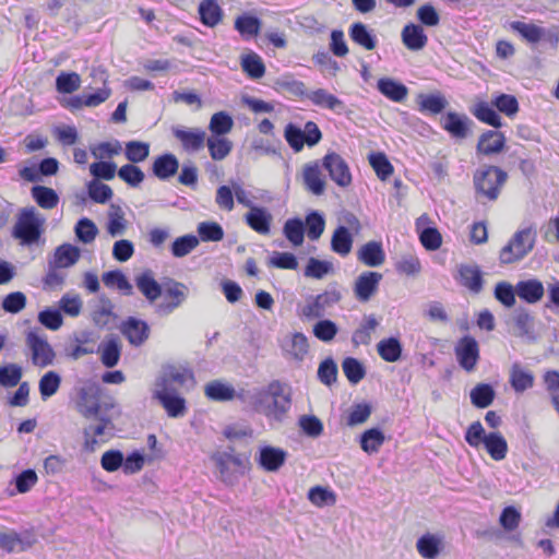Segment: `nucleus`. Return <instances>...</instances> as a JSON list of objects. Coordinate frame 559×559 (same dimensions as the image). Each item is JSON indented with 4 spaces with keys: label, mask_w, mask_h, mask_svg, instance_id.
<instances>
[{
    "label": "nucleus",
    "mask_w": 559,
    "mask_h": 559,
    "mask_svg": "<svg viewBox=\"0 0 559 559\" xmlns=\"http://www.w3.org/2000/svg\"><path fill=\"white\" fill-rule=\"evenodd\" d=\"M255 407L269 419L283 421L292 407L290 386L278 380L271 381L257 394Z\"/></svg>",
    "instance_id": "obj_1"
},
{
    "label": "nucleus",
    "mask_w": 559,
    "mask_h": 559,
    "mask_svg": "<svg viewBox=\"0 0 559 559\" xmlns=\"http://www.w3.org/2000/svg\"><path fill=\"white\" fill-rule=\"evenodd\" d=\"M465 441L475 449L484 445L489 456L495 461H502L508 453V442L498 431L486 433L480 421L472 423L465 432Z\"/></svg>",
    "instance_id": "obj_2"
},
{
    "label": "nucleus",
    "mask_w": 559,
    "mask_h": 559,
    "mask_svg": "<svg viewBox=\"0 0 559 559\" xmlns=\"http://www.w3.org/2000/svg\"><path fill=\"white\" fill-rule=\"evenodd\" d=\"M45 217L34 207L20 210L12 229V236L22 245H32L38 241L43 234Z\"/></svg>",
    "instance_id": "obj_3"
},
{
    "label": "nucleus",
    "mask_w": 559,
    "mask_h": 559,
    "mask_svg": "<svg viewBox=\"0 0 559 559\" xmlns=\"http://www.w3.org/2000/svg\"><path fill=\"white\" fill-rule=\"evenodd\" d=\"M508 179V174L497 166H483L473 177L474 188L478 194L490 201L498 199L501 188Z\"/></svg>",
    "instance_id": "obj_4"
},
{
    "label": "nucleus",
    "mask_w": 559,
    "mask_h": 559,
    "mask_svg": "<svg viewBox=\"0 0 559 559\" xmlns=\"http://www.w3.org/2000/svg\"><path fill=\"white\" fill-rule=\"evenodd\" d=\"M536 230L530 226L518 230L510 241L500 250L501 264H512L524 259L534 248Z\"/></svg>",
    "instance_id": "obj_5"
},
{
    "label": "nucleus",
    "mask_w": 559,
    "mask_h": 559,
    "mask_svg": "<svg viewBox=\"0 0 559 559\" xmlns=\"http://www.w3.org/2000/svg\"><path fill=\"white\" fill-rule=\"evenodd\" d=\"M342 292L336 283L317 296L309 297L301 309V313L307 319H319L325 316L326 311L342 300Z\"/></svg>",
    "instance_id": "obj_6"
},
{
    "label": "nucleus",
    "mask_w": 559,
    "mask_h": 559,
    "mask_svg": "<svg viewBox=\"0 0 559 559\" xmlns=\"http://www.w3.org/2000/svg\"><path fill=\"white\" fill-rule=\"evenodd\" d=\"M25 342L32 353L34 366L45 368L53 364L56 353L45 335L39 334L37 330H31L26 333Z\"/></svg>",
    "instance_id": "obj_7"
},
{
    "label": "nucleus",
    "mask_w": 559,
    "mask_h": 559,
    "mask_svg": "<svg viewBox=\"0 0 559 559\" xmlns=\"http://www.w3.org/2000/svg\"><path fill=\"white\" fill-rule=\"evenodd\" d=\"M454 353L462 369L467 372L475 370L479 360V345L473 336L465 335L460 338L455 345Z\"/></svg>",
    "instance_id": "obj_8"
},
{
    "label": "nucleus",
    "mask_w": 559,
    "mask_h": 559,
    "mask_svg": "<svg viewBox=\"0 0 559 559\" xmlns=\"http://www.w3.org/2000/svg\"><path fill=\"white\" fill-rule=\"evenodd\" d=\"M163 293L168 301L160 304L158 309L171 313L187 300L189 288L186 284L168 277L164 281Z\"/></svg>",
    "instance_id": "obj_9"
},
{
    "label": "nucleus",
    "mask_w": 559,
    "mask_h": 559,
    "mask_svg": "<svg viewBox=\"0 0 559 559\" xmlns=\"http://www.w3.org/2000/svg\"><path fill=\"white\" fill-rule=\"evenodd\" d=\"M193 373L181 366H166L155 382V389H168L177 391V386H183L188 381L193 382Z\"/></svg>",
    "instance_id": "obj_10"
},
{
    "label": "nucleus",
    "mask_w": 559,
    "mask_h": 559,
    "mask_svg": "<svg viewBox=\"0 0 559 559\" xmlns=\"http://www.w3.org/2000/svg\"><path fill=\"white\" fill-rule=\"evenodd\" d=\"M323 167L329 171L330 178L340 187L346 188L352 183V174L345 159L332 152L323 157Z\"/></svg>",
    "instance_id": "obj_11"
},
{
    "label": "nucleus",
    "mask_w": 559,
    "mask_h": 559,
    "mask_svg": "<svg viewBox=\"0 0 559 559\" xmlns=\"http://www.w3.org/2000/svg\"><path fill=\"white\" fill-rule=\"evenodd\" d=\"M382 274L373 271L362 272L354 283L355 298L360 302H368L378 292Z\"/></svg>",
    "instance_id": "obj_12"
},
{
    "label": "nucleus",
    "mask_w": 559,
    "mask_h": 559,
    "mask_svg": "<svg viewBox=\"0 0 559 559\" xmlns=\"http://www.w3.org/2000/svg\"><path fill=\"white\" fill-rule=\"evenodd\" d=\"M79 413L90 419L98 417L100 413L99 389L97 385L90 384L80 389L78 400Z\"/></svg>",
    "instance_id": "obj_13"
},
{
    "label": "nucleus",
    "mask_w": 559,
    "mask_h": 559,
    "mask_svg": "<svg viewBox=\"0 0 559 559\" xmlns=\"http://www.w3.org/2000/svg\"><path fill=\"white\" fill-rule=\"evenodd\" d=\"M153 397L162 404L169 417H182L187 412L186 400L177 391L154 389Z\"/></svg>",
    "instance_id": "obj_14"
},
{
    "label": "nucleus",
    "mask_w": 559,
    "mask_h": 559,
    "mask_svg": "<svg viewBox=\"0 0 559 559\" xmlns=\"http://www.w3.org/2000/svg\"><path fill=\"white\" fill-rule=\"evenodd\" d=\"M472 120L463 114L447 112L441 119L442 128L454 139L463 140L469 134Z\"/></svg>",
    "instance_id": "obj_15"
},
{
    "label": "nucleus",
    "mask_w": 559,
    "mask_h": 559,
    "mask_svg": "<svg viewBox=\"0 0 559 559\" xmlns=\"http://www.w3.org/2000/svg\"><path fill=\"white\" fill-rule=\"evenodd\" d=\"M282 349L286 357L302 361L309 352L308 338L300 332L293 333L283 340Z\"/></svg>",
    "instance_id": "obj_16"
},
{
    "label": "nucleus",
    "mask_w": 559,
    "mask_h": 559,
    "mask_svg": "<svg viewBox=\"0 0 559 559\" xmlns=\"http://www.w3.org/2000/svg\"><path fill=\"white\" fill-rule=\"evenodd\" d=\"M135 285L150 304H154L162 295L164 282L159 284L152 270H145L135 277Z\"/></svg>",
    "instance_id": "obj_17"
},
{
    "label": "nucleus",
    "mask_w": 559,
    "mask_h": 559,
    "mask_svg": "<svg viewBox=\"0 0 559 559\" xmlns=\"http://www.w3.org/2000/svg\"><path fill=\"white\" fill-rule=\"evenodd\" d=\"M121 332L131 345L140 346L148 338L150 328L145 321L129 317L122 323Z\"/></svg>",
    "instance_id": "obj_18"
},
{
    "label": "nucleus",
    "mask_w": 559,
    "mask_h": 559,
    "mask_svg": "<svg viewBox=\"0 0 559 559\" xmlns=\"http://www.w3.org/2000/svg\"><path fill=\"white\" fill-rule=\"evenodd\" d=\"M286 451L272 445H264L260 449L257 461L266 472H277L285 463Z\"/></svg>",
    "instance_id": "obj_19"
},
{
    "label": "nucleus",
    "mask_w": 559,
    "mask_h": 559,
    "mask_svg": "<svg viewBox=\"0 0 559 559\" xmlns=\"http://www.w3.org/2000/svg\"><path fill=\"white\" fill-rule=\"evenodd\" d=\"M504 145L506 136L502 132L488 130L480 134L476 145V151L478 154L489 156L502 152Z\"/></svg>",
    "instance_id": "obj_20"
},
{
    "label": "nucleus",
    "mask_w": 559,
    "mask_h": 559,
    "mask_svg": "<svg viewBox=\"0 0 559 559\" xmlns=\"http://www.w3.org/2000/svg\"><path fill=\"white\" fill-rule=\"evenodd\" d=\"M460 283L474 294H479L484 287L483 272L476 263L459 266Z\"/></svg>",
    "instance_id": "obj_21"
},
{
    "label": "nucleus",
    "mask_w": 559,
    "mask_h": 559,
    "mask_svg": "<svg viewBox=\"0 0 559 559\" xmlns=\"http://www.w3.org/2000/svg\"><path fill=\"white\" fill-rule=\"evenodd\" d=\"M509 28L519 34L523 40L530 45H537L546 39V28L538 26L534 23H526L522 21H512L509 23Z\"/></svg>",
    "instance_id": "obj_22"
},
{
    "label": "nucleus",
    "mask_w": 559,
    "mask_h": 559,
    "mask_svg": "<svg viewBox=\"0 0 559 559\" xmlns=\"http://www.w3.org/2000/svg\"><path fill=\"white\" fill-rule=\"evenodd\" d=\"M357 259L369 267H378L385 261V253L381 242L369 241L357 251Z\"/></svg>",
    "instance_id": "obj_23"
},
{
    "label": "nucleus",
    "mask_w": 559,
    "mask_h": 559,
    "mask_svg": "<svg viewBox=\"0 0 559 559\" xmlns=\"http://www.w3.org/2000/svg\"><path fill=\"white\" fill-rule=\"evenodd\" d=\"M516 295L527 304H536L542 300L545 294L543 283L537 278L520 281L515 285Z\"/></svg>",
    "instance_id": "obj_24"
},
{
    "label": "nucleus",
    "mask_w": 559,
    "mask_h": 559,
    "mask_svg": "<svg viewBox=\"0 0 559 559\" xmlns=\"http://www.w3.org/2000/svg\"><path fill=\"white\" fill-rule=\"evenodd\" d=\"M98 420L97 424H91L84 428V448L86 451L93 452L98 443L97 438L103 437L105 430L111 425L110 416L98 415L94 417Z\"/></svg>",
    "instance_id": "obj_25"
},
{
    "label": "nucleus",
    "mask_w": 559,
    "mask_h": 559,
    "mask_svg": "<svg viewBox=\"0 0 559 559\" xmlns=\"http://www.w3.org/2000/svg\"><path fill=\"white\" fill-rule=\"evenodd\" d=\"M272 219V214L266 209L260 206H251V210L246 214L247 224L261 235L270 233Z\"/></svg>",
    "instance_id": "obj_26"
},
{
    "label": "nucleus",
    "mask_w": 559,
    "mask_h": 559,
    "mask_svg": "<svg viewBox=\"0 0 559 559\" xmlns=\"http://www.w3.org/2000/svg\"><path fill=\"white\" fill-rule=\"evenodd\" d=\"M179 168L178 158L171 154L166 153L157 156L152 165V171L160 180H168L177 174Z\"/></svg>",
    "instance_id": "obj_27"
},
{
    "label": "nucleus",
    "mask_w": 559,
    "mask_h": 559,
    "mask_svg": "<svg viewBox=\"0 0 559 559\" xmlns=\"http://www.w3.org/2000/svg\"><path fill=\"white\" fill-rule=\"evenodd\" d=\"M80 257L81 251L78 247L71 243H62L55 249L53 255L48 261L61 269H67L74 265Z\"/></svg>",
    "instance_id": "obj_28"
},
{
    "label": "nucleus",
    "mask_w": 559,
    "mask_h": 559,
    "mask_svg": "<svg viewBox=\"0 0 559 559\" xmlns=\"http://www.w3.org/2000/svg\"><path fill=\"white\" fill-rule=\"evenodd\" d=\"M173 133L181 142L186 151H199L202 148L206 135L201 129L183 130L174 128Z\"/></svg>",
    "instance_id": "obj_29"
},
{
    "label": "nucleus",
    "mask_w": 559,
    "mask_h": 559,
    "mask_svg": "<svg viewBox=\"0 0 559 559\" xmlns=\"http://www.w3.org/2000/svg\"><path fill=\"white\" fill-rule=\"evenodd\" d=\"M198 12L201 22L209 27H215L223 20V10L216 0H203L200 2Z\"/></svg>",
    "instance_id": "obj_30"
},
{
    "label": "nucleus",
    "mask_w": 559,
    "mask_h": 559,
    "mask_svg": "<svg viewBox=\"0 0 559 559\" xmlns=\"http://www.w3.org/2000/svg\"><path fill=\"white\" fill-rule=\"evenodd\" d=\"M379 92L386 98L401 103L408 94V88L403 84L390 78H381L377 83Z\"/></svg>",
    "instance_id": "obj_31"
},
{
    "label": "nucleus",
    "mask_w": 559,
    "mask_h": 559,
    "mask_svg": "<svg viewBox=\"0 0 559 559\" xmlns=\"http://www.w3.org/2000/svg\"><path fill=\"white\" fill-rule=\"evenodd\" d=\"M354 242V234L345 226H338L331 238V249L341 257L350 253Z\"/></svg>",
    "instance_id": "obj_32"
},
{
    "label": "nucleus",
    "mask_w": 559,
    "mask_h": 559,
    "mask_svg": "<svg viewBox=\"0 0 559 559\" xmlns=\"http://www.w3.org/2000/svg\"><path fill=\"white\" fill-rule=\"evenodd\" d=\"M427 35L417 24H408L402 31V41L409 50H420L427 44Z\"/></svg>",
    "instance_id": "obj_33"
},
{
    "label": "nucleus",
    "mask_w": 559,
    "mask_h": 559,
    "mask_svg": "<svg viewBox=\"0 0 559 559\" xmlns=\"http://www.w3.org/2000/svg\"><path fill=\"white\" fill-rule=\"evenodd\" d=\"M100 353V360L107 368L117 366L121 355V344L116 336H111L107 341L100 343L98 346Z\"/></svg>",
    "instance_id": "obj_34"
},
{
    "label": "nucleus",
    "mask_w": 559,
    "mask_h": 559,
    "mask_svg": "<svg viewBox=\"0 0 559 559\" xmlns=\"http://www.w3.org/2000/svg\"><path fill=\"white\" fill-rule=\"evenodd\" d=\"M534 374L522 368L519 362L512 365L510 370V384L516 393H522L534 385Z\"/></svg>",
    "instance_id": "obj_35"
},
{
    "label": "nucleus",
    "mask_w": 559,
    "mask_h": 559,
    "mask_svg": "<svg viewBox=\"0 0 559 559\" xmlns=\"http://www.w3.org/2000/svg\"><path fill=\"white\" fill-rule=\"evenodd\" d=\"M379 322L374 316H365L360 325L354 331L352 335V343L355 347L360 345H369L371 342V334L378 328Z\"/></svg>",
    "instance_id": "obj_36"
},
{
    "label": "nucleus",
    "mask_w": 559,
    "mask_h": 559,
    "mask_svg": "<svg viewBox=\"0 0 559 559\" xmlns=\"http://www.w3.org/2000/svg\"><path fill=\"white\" fill-rule=\"evenodd\" d=\"M416 548L419 555L425 559H436L442 549V538L427 533L418 538Z\"/></svg>",
    "instance_id": "obj_37"
},
{
    "label": "nucleus",
    "mask_w": 559,
    "mask_h": 559,
    "mask_svg": "<svg viewBox=\"0 0 559 559\" xmlns=\"http://www.w3.org/2000/svg\"><path fill=\"white\" fill-rule=\"evenodd\" d=\"M378 355L386 362H396L402 357L403 346L397 337L391 336L377 344Z\"/></svg>",
    "instance_id": "obj_38"
},
{
    "label": "nucleus",
    "mask_w": 559,
    "mask_h": 559,
    "mask_svg": "<svg viewBox=\"0 0 559 559\" xmlns=\"http://www.w3.org/2000/svg\"><path fill=\"white\" fill-rule=\"evenodd\" d=\"M306 98L309 99L313 105L321 108H328L331 110L344 108V103L333 94H330L324 88L309 91V93L306 94Z\"/></svg>",
    "instance_id": "obj_39"
},
{
    "label": "nucleus",
    "mask_w": 559,
    "mask_h": 559,
    "mask_svg": "<svg viewBox=\"0 0 559 559\" xmlns=\"http://www.w3.org/2000/svg\"><path fill=\"white\" fill-rule=\"evenodd\" d=\"M116 318L114 313V304L105 296L99 298V302L92 312V320L98 328H106Z\"/></svg>",
    "instance_id": "obj_40"
},
{
    "label": "nucleus",
    "mask_w": 559,
    "mask_h": 559,
    "mask_svg": "<svg viewBox=\"0 0 559 559\" xmlns=\"http://www.w3.org/2000/svg\"><path fill=\"white\" fill-rule=\"evenodd\" d=\"M349 37L354 43L367 50H372L377 46L376 36L361 22L354 23L350 26Z\"/></svg>",
    "instance_id": "obj_41"
},
{
    "label": "nucleus",
    "mask_w": 559,
    "mask_h": 559,
    "mask_svg": "<svg viewBox=\"0 0 559 559\" xmlns=\"http://www.w3.org/2000/svg\"><path fill=\"white\" fill-rule=\"evenodd\" d=\"M204 393L210 400L225 402L233 400L236 391L233 385L214 380L205 385Z\"/></svg>",
    "instance_id": "obj_42"
},
{
    "label": "nucleus",
    "mask_w": 559,
    "mask_h": 559,
    "mask_svg": "<svg viewBox=\"0 0 559 559\" xmlns=\"http://www.w3.org/2000/svg\"><path fill=\"white\" fill-rule=\"evenodd\" d=\"M513 321L518 329V335L534 341V318L525 308H518L514 311Z\"/></svg>",
    "instance_id": "obj_43"
},
{
    "label": "nucleus",
    "mask_w": 559,
    "mask_h": 559,
    "mask_svg": "<svg viewBox=\"0 0 559 559\" xmlns=\"http://www.w3.org/2000/svg\"><path fill=\"white\" fill-rule=\"evenodd\" d=\"M31 194L37 205L44 210H52L59 203V195L52 188L34 186Z\"/></svg>",
    "instance_id": "obj_44"
},
{
    "label": "nucleus",
    "mask_w": 559,
    "mask_h": 559,
    "mask_svg": "<svg viewBox=\"0 0 559 559\" xmlns=\"http://www.w3.org/2000/svg\"><path fill=\"white\" fill-rule=\"evenodd\" d=\"M304 182L306 188L316 195H321L324 192L325 181L318 165H307L305 167Z\"/></svg>",
    "instance_id": "obj_45"
},
{
    "label": "nucleus",
    "mask_w": 559,
    "mask_h": 559,
    "mask_svg": "<svg viewBox=\"0 0 559 559\" xmlns=\"http://www.w3.org/2000/svg\"><path fill=\"white\" fill-rule=\"evenodd\" d=\"M240 66L242 71L253 80L261 79L265 73L262 58L255 52L241 56Z\"/></svg>",
    "instance_id": "obj_46"
},
{
    "label": "nucleus",
    "mask_w": 559,
    "mask_h": 559,
    "mask_svg": "<svg viewBox=\"0 0 559 559\" xmlns=\"http://www.w3.org/2000/svg\"><path fill=\"white\" fill-rule=\"evenodd\" d=\"M472 114L481 122H485L493 128L502 126L500 116L492 108V105L487 102H478L472 109Z\"/></svg>",
    "instance_id": "obj_47"
},
{
    "label": "nucleus",
    "mask_w": 559,
    "mask_h": 559,
    "mask_svg": "<svg viewBox=\"0 0 559 559\" xmlns=\"http://www.w3.org/2000/svg\"><path fill=\"white\" fill-rule=\"evenodd\" d=\"M384 440V433L380 429L371 428L360 436V448L368 454L377 453Z\"/></svg>",
    "instance_id": "obj_48"
},
{
    "label": "nucleus",
    "mask_w": 559,
    "mask_h": 559,
    "mask_svg": "<svg viewBox=\"0 0 559 559\" xmlns=\"http://www.w3.org/2000/svg\"><path fill=\"white\" fill-rule=\"evenodd\" d=\"M61 377L57 371H48L46 372L38 382V390L43 401L48 400L52 395H55L60 385H61Z\"/></svg>",
    "instance_id": "obj_49"
},
{
    "label": "nucleus",
    "mask_w": 559,
    "mask_h": 559,
    "mask_svg": "<svg viewBox=\"0 0 559 559\" xmlns=\"http://www.w3.org/2000/svg\"><path fill=\"white\" fill-rule=\"evenodd\" d=\"M210 156L214 160H223L233 150L230 140L223 136H211L206 140Z\"/></svg>",
    "instance_id": "obj_50"
},
{
    "label": "nucleus",
    "mask_w": 559,
    "mask_h": 559,
    "mask_svg": "<svg viewBox=\"0 0 559 559\" xmlns=\"http://www.w3.org/2000/svg\"><path fill=\"white\" fill-rule=\"evenodd\" d=\"M200 243V239L194 235H185L178 237L171 243V254L175 258H183L192 252Z\"/></svg>",
    "instance_id": "obj_51"
},
{
    "label": "nucleus",
    "mask_w": 559,
    "mask_h": 559,
    "mask_svg": "<svg viewBox=\"0 0 559 559\" xmlns=\"http://www.w3.org/2000/svg\"><path fill=\"white\" fill-rule=\"evenodd\" d=\"M234 127V120L225 111L215 112L210 120L209 129L213 133V136H222L231 131Z\"/></svg>",
    "instance_id": "obj_52"
},
{
    "label": "nucleus",
    "mask_w": 559,
    "mask_h": 559,
    "mask_svg": "<svg viewBox=\"0 0 559 559\" xmlns=\"http://www.w3.org/2000/svg\"><path fill=\"white\" fill-rule=\"evenodd\" d=\"M102 278L107 287H117L127 296H130L133 293L132 285L126 275L119 270L105 272Z\"/></svg>",
    "instance_id": "obj_53"
},
{
    "label": "nucleus",
    "mask_w": 559,
    "mask_h": 559,
    "mask_svg": "<svg viewBox=\"0 0 559 559\" xmlns=\"http://www.w3.org/2000/svg\"><path fill=\"white\" fill-rule=\"evenodd\" d=\"M235 28L242 37H253L260 33L261 21L255 16L242 14L235 20Z\"/></svg>",
    "instance_id": "obj_54"
},
{
    "label": "nucleus",
    "mask_w": 559,
    "mask_h": 559,
    "mask_svg": "<svg viewBox=\"0 0 559 559\" xmlns=\"http://www.w3.org/2000/svg\"><path fill=\"white\" fill-rule=\"evenodd\" d=\"M283 233L294 246H300L305 239V224L300 218H289L285 222Z\"/></svg>",
    "instance_id": "obj_55"
},
{
    "label": "nucleus",
    "mask_w": 559,
    "mask_h": 559,
    "mask_svg": "<svg viewBox=\"0 0 559 559\" xmlns=\"http://www.w3.org/2000/svg\"><path fill=\"white\" fill-rule=\"evenodd\" d=\"M495 399V390L486 383L477 384L471 391V401L478 408L488 407Z\"/></svg>",
    "instance_id": "obj_56"
},
{
    "label": "nucleus",
    "mask_w": 559,
    "mask_h": 559,
    "mask_svg": "<svg viewBox=\"0 0 559 559\" xmlns=\"http://www.w3.org/2000/svg\"><path fill=\"white\" fill-rule=\"evenodd\" d=\"M124 155L131 164L144 162L150 155V144L141 141L127 142Z\"/></svg>",
    "instance_id": "obj_57"
},
{
    "label": "nucleus",
    "mask_w": 559,
    "mask_h": 559,
    "mask_svg": "<svg viewBox=\"0 0 559 559\" xmlns=\"http://www.w3.org/2000/svg\"><path fill=\"white\" fill-rule=\"evenodd\" d=\"M342 369L348 381L353 384H357L366 376L364 365L354 357H346L342 362Z\"/></svg>",
    "instance_id": "obj_58"
},
{
    "label": "nucleus",
    "mask_w": 559,
    "mask_h": 559,
    "mask_svg": "<svg viewBox=\"0 0 559 559\" xmlns=\"http://www.w3.org/2000/svg\"><path fill=\"white\" fill-rule=\"evenodd\" d=\"M305 230H307L308 238L318 240L324 231L325 221L322 214L312 211L306 216Z\"/></svg>",
    "instance_id": "obj_59"
},
{
    "label": "nucleus",
    "mask_w": 559,
    "mask_h": 559,
    "mask_svg": "<svg viewBox=\"0 0 559 559\" xmlns=\"http://www.w3.org/2000/svg\"><path fill=\"white\" fill-rule=\"evenodd\" d=\"M74 233L81 242L91 243L95 240L98 234V228L92 219L83 217L78 221L74 227Z\"/></svg>",
    "instance_id": "obj_60"
},
{
    "label": "nucleus",
    "mask_w": 559,
    "mask_h": 559,
    "mask_svg": "<svg viewBox=\"0 0 559 559\" xmlns=\"http://www.w3.org/2000/svg\"><path fill=\"white\" fill-rule=\"evenodd\" d=\"M491 105L508 117H514L519 112V102L516 97L511 94H499L495 96L491 100Z\"/></svg>",
    "instance_id": "obj_61"
},
{
    "label": "nucleus",
    "mask_w": 559,
    "mask_h": 559,
    "mask_svg": "<svg viewBox=\"0 0 559 559\" xmlns=\"http://www.w3.org/2000/svg\"><path fill=\"white\" fill-rule=\"evenodd\" d=\"M81 78L76 72H61L56 79V88L59 93L71 94L80 88Z\"/></svg>",
    "instance_id": "obj_62"
},
{
    "label": "nucleus",
    "mask_w": 559,
    "mask_h": 559,
    "mask_svg": "<svg viewBox=\"0 0 559 559\" xmlns=\"http://www.w3.org/2000/svg\"><path fill=\"white\" fill-rule=\"evenodd\" d=\"M333 272V264L330 261H322L316 258H310L305 269V276L316 280H322L326 274Z\"/></svg>",
    "instance_id": "obj_63"
},
{
    "label": "nucleus",
    "mask_w": 559,
    "mask_h": 559,
    "mask_svg": "<svg viewBox=\"0 0 559 559\" xmlns=\"http://www.w3.org/2000/svg\"><path fill=\"white\" fill-rule=\"evenodd\" d=\"M88 197L96 203H106L112 198V190L108 185L93 179L87 185Z\"/></svg>",
    "instance_id": "obj_64"
}]
</instances>
